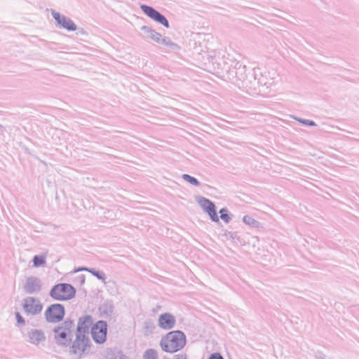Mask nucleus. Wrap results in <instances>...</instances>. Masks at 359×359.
<instances>
[{
	"label": "nucleus",
	"instance_id": "obj_2",
	"mask_svg": "<svg viewBox=\"0 0 359 359\" xmlns=\"http://www.w3.org/2000/svg\"><path fill=\"white\" fill-rule=\"evenodd\" d=\"M187 337L181 330L170 331L160 341L161 349L166 353H174L182 350L186 345Z\"/></svg>",
	"mask_w": 359,
	"mask_h": 359
},
{
	"label": "nucleus",
	"instance_id": "obj_12",
	"mask_svg": "<svg viewBox=\"0 0 359 359\" xmlns=\"http://www.w3.org/2000/svg\"><path fill=\"white\" fill-rule=\"evenodd\" d=\"M93 317L90 315H84L78 320L76 335L88 337L90 328L93 325Z\"/></svg>",
	"mask_w": 359,
	"mask_h": 359
},
{
	"label": "nucleus",
	"instance_id": "obj_16",
	"mask_svg": "<svg viewBox=\"0 0 359 359\" xmlns=\"http://www.w3.org/2000/svg\"><path fill=\"white\" fill-rule=\"evenodd\" d=\"M114 308L112 301L107 300L100 305L99 310L102 316L109 317L114 311Z\"/></svg>",
	"mask_w": 359,
	"mask_h": 359
},
{
	"label": "nucleus",
	"instance_id": "obj_34",
	"mask_svg": "<svg viewBox=\"0 0 359 359\" xmlns=\"http://www.w3.org/2000/svg\"><path fill=\"white\" fill-rule=\"evenodd\" d=\"M90 268H88V267H84V266H82V267H79L78 269H76L74 270V273H76V272H79V271H88V270H89Z\"/></svg>",
	"mask_w": 359,
	"mask_h": 359
},
{
	"label": "nucleus",
	"instance_id": "obj_26",
	"mask_svg": "<svg viewBox=\"0 0 359 359\" xmlns=\"http://www.w3.org/2000/svg\"><path fill=\"white\" fill-rule=\"evenodd\" d=\"M219 213L220 214V218L226 224L229 223L231 219V215L229 214V210L226 208H222Z\"/></svg>",
	"mask_w": 359,
	"mask_h": 359
},
{
	"label": "nucleus",
	"instance_id": "obj_35",
	"mask_svg": "<svg viewBox=\"0 0 359 359\" xmlns=\"http://www.w3.org/2000/svg\"><path fill=\"white\" fill-rule=\"evenodd\" d=\"M78 278H79V283H80V285H83V284H84V283H85V280H86V279H85V276H84V275H83V274L80 275V276L78 277Z\"/></svg>",
	"mask_w": 359,
	"mask_h": 359
},
{
	"label": "nucleus",
	"instance_id": "obj_33",
	"mask_svg": "<svg viewBox=\"0 0 359 359\" xmlns=\"http://www.w3.org/2000/svg\"><path fill=\"white\" fill-rule=\"evenodd\" d=\"M316 358L317 359H326V355L322 352H317L316 354Z\"/></svg>",
	"mask_w": 359,
	"mask_h": 359
},
{
	"label": "nucleus",
	"instance_id": "obj_13",
	"mask_svg": "<svg viewBox=\"0 0 359 359\" xmlns=\"http://www.w3.org/2000/svg\"><path fill=\"white\" fill-rule=\"evenodd\" d=\"M53 332L55 333V341L58 346L62 347L70 346L72 339L71 332H67L57 326L53 329Z\"/></svg>",
	"mask_w": 359,
	"mask_h": 359
},
{
	"label": "nucleus",
	"instance_id": "obj_21",
	"mask_svg": "<svg viewBox=\"0 0 359 359\" xmlns=\"http://www.w3.org/2000/svg\"><path fill=\"white\" fill-rule=\"evenodd\" d=\"M33 266L36 268L42 266L46 264V255H34L32 259Z\"/></svg>",
	"mask_w": 359,
	"mask_h": 359
},
{
	"label": "nucleus",
	"instance_id": "obj_10",
	"mask_svg": "<svg viewBox=\"0 0 359 359\" xmlns=\"http://www.w3.org/2000/svg\"><path fill=\"white\" fill-rule=\"evenodd\" d=\"M197 201L204 212L209 215L212 222H219V220L217 213L216 206L212 201L203 196H199Z\"/></svg>",
	"mask_w": 359,
	"mask_h": 359
},
{
	"label": "nucleus",
	"instance_id": "obj_30",
	"mask_svg": "<svg viewBox=\"0 0 359 359\" xmlns=\"http://www.w3.org/2000/svg\"><path fill=\"white\" fill-rule=\"evenodd\" d=\"M159 39H160V41L158 42V43H161V44L164 45L165 46L168 45L169 41H170V39L169 37H166V36L163 37L161 36Z\"/></svg>",
	"mask_w": 359,
	"mask_h": 359
},
{
	"label": "nucleus",
	"instance_id": "obj_32",
	"mask_svg": "<svg viewBox=\"0 0 359 359\" xmlns=\"http://www.w3.org/2000/svg\"><path fill=\"white\" fill-rule=\"evenodd\" d=\"M172 359H189L187 354H177Z\"/></svg>",
	"mask_w": 359,
	"mask_h": 359
},
{
	"label": "nucleus",
	"instance_id": "obj_28",
	"mask_svg": "<svg viewBox=\"0 0 359 359\" xmlns=\"http://www.w3.org/2000/svg\"><path fill=\"white\" fill-rule=\"evenodd\" d=\"M15 316L17 320V325L19 327L23 326L25 324V320L24 318L21 316V314L19 312H15Z\"/></svg>",
	"mask_w": 359,
	"mask_h": 359
},
{
	"label": "nucleus",
	"instance_id": "obj_18",
	"mask_svg": "<svg viewBox=\"0 0 359 359\" xmlns=\"http://www.w3.org/2000/svg\"><path fill=\"white\" fill-rule=\"evenodd\" d=\"M107 358L108 359H129L121 351L117 349L108 351Z\"/></svg>",
	"mask_w": 359,
	"mask_h": 359
},
{
	"label": "nucleus",
	"instance_id": "obj_23",
	"mask_svg": "<svg viewBox=\"0 0 359 359\" xmlns=\"http://www.w3.org/2000/svg\"><path fill=\"white\" fill-rule=\"evenodd\" d=\"M88 272L90 273L97 279L102 280L104 282L107 278L106 274L103 271L97 270L95 268H90L89 270H88Z\"/></svg>",
	"mask_w": 359,
	"mask_h": 359
},
{
	"label": "nucleus",
	"instance_id": "obj_25",
	"mask_svg": "<svg viewBox=\"0 0 359 359\" xmlns=\"http://www.w3.org/2000/svg\"><path fill=\"white\" fill-rule=\"evenodd\" d=\"M143 359H158V353L155 349L149 348L144 353Z\"/></svg>",
	"mask_w": 359,
	"mask_h": 359
},
{
	"label": "nucleus",
	"instance_id": "obj_27",
	"mask_svg": "<svg viewBox=\"0 0 359 359\" xmlns=\"http://www.w3.org/2000/svg\"><path fill=\"white\" fill-rule=\"evenodd\" d=\"M294 119L305 126H316V123L312 120L304 119L302 118H294Z\"/></svg>",
	"mask_w": 359,
	"mask_h": 359
},
{
	"label": "nucleus",
	"instance_id": "obj_9",
	"mask_svg": "<svg viewBox=\"0 0 359 359\" xmlns=\"http://www.w3.org/2000/svg\"><path fill=\"white\" fill-rule=\"evenodd\" d=\"M51 15L57 22V25L69 32H74L77 29L76 24L69 18L65 16L55 10H51Z\"/></svg>",
	"mask_w": 359,
	"mask_h": 359
},
{
	"label": "nucleus",
	"instance_id": "obj_5",
	"mask_svg": "<svg viewBox=\"0 0 359 359\" xmlns=\"http://www.w3.org/2000/svg\"><path fill=\"white\" fill-rule=\"evenodd\" d=\"M44 315L48 323H59L63 320L65 316V308L61 304H53L46 309Z\"/></svg>",
	"mask_w": 359,
	"mask_h": 359
},
{
	"label": "nucleus",
	"instance_id": "obj_8",
	"mask_svg": "<svg viewBox=\"0 0 359 359\" xmlns=\"http://www.w3.org/2000/svg\"><path fill=\"white\" fill-rule=\"evenodd\" d=\"M22 308L27 315L36 316L43 309V305L38 298L27 297L23 299Z\"/></svg>",
	"mask_w": 359,
	"mask_h": 359
},
{
	"label": "nucleus",
	"instance_id": "obj_22",
	"mask_svg": "<svg viewBox=\"0 0 359 359\" xmlns=\"http://www.w3.org/2000/svg\"><path fill=\"white\" fill-rule=\"evenodd\" d=\"M74 326V321L70 318H67L62 324L58 325L57 327L62 328V330H66L67 332H69L72 333V330Z\"/></svg>",
	"mask_w": 359,
	"mask_h": 359
},
{
	"label": "nucleus",
	"instance_id": "obj_11",
	"mask_svg": "<svg viewBox=\"0 0 359 359\" xmlns=\"http://www.w3.org/2000/svg\"><path fill=\"white\" fill-rule=\"evenodd\" d=\"M42 281L39 278L31 276L26 278L23 290L28 294H38L42 290Z\"/></svg>",
	"mask_w": 359,
	"mask_h": 359
},
{
	"label": "nucleus",
	"instance_id": "obj_7",
	"mask_svg": "<svg viewBox=\"0 0 359 359\" xmlns=\"http://www.w3.org/2000/svg\"><path fill=\"white\" fill-rule=\"evenodd\" d=\"M140 9L147 16H148L156 22L162 25L166 28L170 27L169 22L165 16L155 9L154 7L146 4H141Z\"/></svg>",
	"mask_w": 359,
	"mask_h": 359
},
{
	"label": "nucleus",
	"instance_id": "obj_1",
	"mask_svg": "<svg viewBox=\"0 0 359 359\" xmlns=\"http://www.w3.org/2000/svg\"><path fill=\"white\" fill-rule=\"evenodd\" d=\"M204 69L212 74H221L226 71L229 79H235L236 85L243 91L251 94L255 93L260 86L261 81L257 78V74L255 69H248L246 65L238 61H233L230 67L219 57L207 55Z\"/></svg>",
	"mask_w": 359,
	"mask_h": 359
},
{
	"label": "nucleus",
	"instance_id": "obj_31",
	"mask_svg": "<svg viewBox=\"0 0 359 359\" xmlns=\"http://www.w3.org/2000/svg\"><path fill=\"white\" fill-rule=\"evenodd\" d=\"M208 359H224L223 356L219 352H215L209 356Z\"/></svg>",
	"mask_w": 359,
	"mask_h": 359
},
{
	"label": "nucleus",
	"instance_id": "obj_6",
	"mask_svg": "<svg viewBox=\"0 0 359 359\" xmlns=\"http://www.w3.org/2000/svg\"><path fill=\"white\" fill-rule=\"evenodd\" d=\"M90 333L93 341L98 344H104L107 340V323L103 320H98L91 327Z\"/></svg>",
	"mask_w": 359,
	"mask_h": 359
},
{
	"label": "nucleus",
	"instance_id": "obj_20",
	"mask_svg": "<svg viewBox=\"0 0 359 359\" xmlns=\"http://www.w3.org/2000/svg\"><path fill=\"white\" fill-rule=\"evenodd\" d=\"M222 233V236L225 238L226 240H230L233 243H237L240 241V238L238 236L237 232H231L227 230H224Z\"/></svg>",
	"mask_w": 359,
	"mask_h": 359
},
{
	"label": "nucleus",
	"instance_id": "obj_24",
	"mask_svg": "<svg viewBox=\"0 0 359 359\" xmlns=\"http://www.w3.org/2000/svg\"><path fill=\"white\" fill-rule=\"evenodd\" d=\"M182 178L193 186L199 187L201 185V182L196 177L188 174H183Z\"/></svg>",
	"mask_w": 359,
	"mask_h": 359
},
{
	"label": "nucleus",
	"instance_id": "obj_4",
	"mask_svg": "<svg viewBox=\"0 0 359 359\" xmlns=\"http://www.w3.org/2000/svg\"><path fill=\"white\" fill-rule=\"evenodd\" d=\"M69 346V352L72 354L76 355L79 358H81L83 355H87L90 353L91 341L88 337H83L76 335L75 339L72 340Z\"/></svg>",
	"mask_w": 359,
	"mask_h": 359
},
{
	"label": "nucleus",
	"instance_id": "obj_29",
	"mask_svg": "<svg viewBox=\"0 0 359 359\" xmlns=\"http://www.w3.org/2000/svg\"><path fill=\"white\" fill-rule=\"evenodd\" d=\"M166 46L170 48L173 51H178L180 50V46L176 43L172 42L171 40L169 41Z\"/></svg>",
	"mask_w": 359,
	"mask_h": 359
},
{
	"label": "nucleus",
	"instance_id": "obj_17",
	"mask_svg": "<svg viewBox=\"0 0 359 359\" xmlns=\"http://www.w3.org/2000/svg\"><path fill=\"white\" fill-rule=\"evenodd\" d=\"M141 30L143 31L147 35L148 38L152 39L156 43L160 41L159 39L161 36V34L157 32L156 30L153 29L152 28L147 25H144L141 27Z\"/></svg>",
	"mask_w": 359,
	"mask_h": 359
},
{
	"label": "nucleus",
	"instance_id": "obj_15",
	"mask_svg": "<svg viewBox=\"0 0 359 359\" xmlns=\"http://www.w3.org/2000/svg\"><path fill=\"white\" fill-rule=\"evenodd\" d=\"M27 335L29 341L34 345H38L46 339L45 334L41 330L32 329Z\"/></svg>",
	"mask_w": 359,
	"mask_h": 359
},
{
	"label": "nucleus",
	"instance_id": "obj_3",
	"mask_svg": "<svg viewBox=\"0 0 359 359\" xmlns=\"http://www.w3.org/2000/svg\"><path fill=\"white\" fill-rule=\"evenodd\" d=\"M76 290L69 283H57L52 287L49 295L57 301H67L75 297Z\"/></svg>",
	"mask_w": 359,
	"mask_h": 359
},
{
	"label": "nucleus",
	"instance_id": "obj_19",
	"mask_svg": "<svg viewBox=\"0 0 359 359\" xmlns=\"http://www.w3.org/2000/svg\"><path fill=\"white\" fill-rule=\"evenodd\" d=\"M243 222L246 225H248L250 227H252V228L259 229L261 226V223L259 221L252 218L250 215H245L243 217Z\"/></svg>",
	"mask_w": 359,
	"mask_h": 359
},
{
	"label": "nucleus",
	"instance_id": "obj_14",
	"mask_svg": "<svg viewBox=\"0 0 359 359\" xmlns=\"http://www.w3.org/2000/svg\"><path fill=\"white\" fill-rule=\"evenodd\" d=\"M176 323L175 316L170 313H164L159 316L158 325L161 328L168 330L173 328Z\"/></svg>",
	"mask_w": 359,
	"mask_h": 359
}]
</instances>
